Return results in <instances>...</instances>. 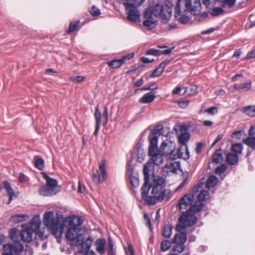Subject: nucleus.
<instances>
[{
  "instance_id": "44",
  "label": "nucleus",
  "mask_w": 255,
  "mask_h": 255,
  "mask_svg": "<svg viewBox=\"0 0 255 255\" xmlns=\"http://www.w3.org/2000/svg\"><path fill=\"white\" fill-rule=\"evenodd\" d=\"M171 244L170 242L167 240H164L161 244V250L163 251H167L170 247Z\"/></svg>"
},
{
  "instance_id": "15",
  "label": "nucleus",
  "mask_w": 255,
  "mask_h": 255,
  "mask_svg": "<svg viewBox=\"0 0 255 255\" xmlns=\"http://www.w3.org/2000/svg\"><path fill=\"white\" fill-rule=\"evenodd\" d=\"M179 166L178 162L175 161V160H170L169 162L165 164L164 167L163 168V172L167 174L170 173H175Z\"/></svg>"
},
{
  "instance_id": "13",
  "label": "nucleus",
  "mask_w": 255,
  "mask_h": 255,
  "mask_svg": "<svg viewBox=\"0 0 255 255\" xmlns=\"http://www.w3.org/2000/svg\"><path fill=\"white\" fill-rule=\"evenodd\" d=\"M93 243V239L89 237L87 238H85V235L83 236L82 240L80 241L77 245H74L75 247H77V251L79 253H83L90 251V249Z\"/></svg>"
},
{
  "instance_id": "63",
  "label": "nucleus",
  "mask_w": 255,
  "mask_h": 255,
  "mask_svg": "<svg viewBox=\"0 0 255 255\" xmlns=\"http://www.w3.org/2000/svg\"><path fill=\"white\" fill-rule=\"evenodd\" d=\"M249 133L250 135H255V124L251 126Z\"/></svg>"
},
{
  "instance_id": "17",
  "label": "nucleus",
  "mask_w": 255,
  "mask_h": 255,
  "mask_svg": "<svg viewBox=\"0 0 255 255\" xmlns=\"http://www.w3.org/2000/svg\"><path fill=\"white\" fill-rule=\"evenodd\" d=\"M252 85V81L250 80L243 83L235 84L232 87V92L249 91L251 89Z\"/></svg>"
},
{
  "instance_id": "20",
  "label": "nucleus",
  "mask_w": 255,
  "mask_h": 255,
  "mask_svg": "<svg viewBox=\"0 0 255 255\" xmlns=\"http://www.w3.org/2000/svg\"><path fill=\"white\" fill-rule=\"evenodd\" d=\"M3 186L9 196L8 204H9L13 198L17 197V195L14 193L10 183L7 181H4L3 182Z\"/></svg>"
},
{
  "instance_id": "18",
  "label": "nucleus",
  "mask_w": 255,
  "mask_h": 255,
  "mask_svg": "<svg viewBox=\"0 0 255 255\" xmlns=\"http://www.w3.org/2000/svg\"><path fill=\"white\" fill-rule=\"evenodd\" d=\"M39 194L44 196H49L55 195L58 191L56 190L54 188H52L47 184L45 186H42L39 189Z\"/></svg>"
},
{
  "instance_id": "34",
  "label": "nucleus",
  "mask_w": 255,
  "mask_h": 255,
  "mask_svg": "<svg viewBox=\"0 0 255 255\" xmlns=\"http://www.w3.org/2000/svg\"><path fill=\"white\" fill-rule=\"evenodd\" d=\"M172 234V227L169 225H165L162 231V235L166 238H169Z\"/></svg>"
},
{
  "instance_id": "59",
  "label": "nucleus",
  "mask_w": 255,
  "mask_h": 255,
  "mask_svg": "<svg viewBox=\"0 0 255 255\" xmlns=\"http://www.w3.org/2000/svg\"><path fill=\"white\" fill-rule=\"evenodd\" d=\"M203 145H204V144L201 142H199L197 143L196 148H195L196 152L197 154H199L201 152V149H202Z\"/></svg>"
},
{
  "instance_id": "26",
  "label": "nucleus",
  "mask_w": 255,
  "mask_h": 255,
  "mask_svg": "<svg viewBox=\"0 0 255 255\" xmlns=\"http://www.w3.org/2000/svg\"><path fill=\"white\" fill-rule=\"evenodd\" d=\"M155 98V96L154 94L151 93H148L144 94L141 98H140L139 102L142 104L150 103L153 101Z\"/></svg>"
},
{
  "instance_id": "32",
  "label": "nucleus",
  "mask_w": 255,
  "mask_h": 255,
  "mask_svg": "<svg viewBox=\"0 0 255 255\" xmlns=\"http://www.w3.org/2000/svg\"><path fill=\"white\" fill-rule=\"evenodd\" d=\"M221 149L217 150L212 157V161L215 163H218L223 160Z\"/></svg>"
},
{
  "instance_id": "35",
  "label": "nucleus",
  "mask_w": 255,
  "mask_h": 255,
  "mask_svg": "<svg viewBox=\"0 0 255 255\" xmlns=\"http://www.w3.org/2000/svg\"><path fill=\"white\" fill-rule=\"evenodd\" d=\"M107 64L113 68H117L120 67L123 64L122 59H116L112 61H109L107 62Z\"/></svg>"
},
{
  "instance_id": "3",
  "label": "nucleus",
  "mask_w": 255,
  "mask_h": 255,
  "mask_svg": "<svg viewBox=\"0 0 255 255\" xmlns=\"http://www.w3.org/2000/svg\"><path fill=\"white\" fill-rule=\"evenodd\" d=\"M149 145L148 148V155L149 157L148 162L144 165L143 173L146 178L149 177L154 170V166H160L163 164L166 159L165 156L157 147L158 137L156 135L150 138Z\"/></svg>"
},
{
  "instance_id": "11",
  "label": "nucleus",
  "mask_w": 255,
  "mask_h": 255,
  "mask_svg": "<svg viewBox=\"0 0 255 255\" xmlns=\"http://www.w3.org/2000/svg\"><path fill=\"white\" fill-rule=\"evenodd\" d=\"M178 138L179 142L182 145L180 148H181V150L184 152H183V159H188L189 158V152L186 143L190 138L189 133L188 132L184 131L178 135Z\"/></svg>"
},
{
  "instance_id": "39",
  "label": "nucleus",
  "mask_w": 255,
  "mask_h": 255,
  "mask_svg": "<svg viewBox=\"0 0 255 255\" xmlns=\"http://www.w3.org/2000/svg\"><path fill=\"white\" fill-rule=\"evenodd\" d=\"M197 87L195 85H190L185 88L184 93L189 95H193L196 93Z\"/></svg>"
},
{
  "instance_id": "1",
  "label": "nucleus",
  "mask_w": 255,
  "mask_h": 255,
  "mask_svg": "<svg viewBox=\"0 0 255 255\" xmlns=\"http://www.w3.org/2000/svg\"><path fill=\"white\" fill-rule=\"evenodd\" d=\"M144 177L145 181L141 189L142 199L148 205H154L158 200L167 199L170 192L165 189V181L162 177L153 175L149 183Z\"/></svg>"
},
{
  "instance_id": "29",
  "label": "nucleus",
  "mask_w": 255,
  "mask_h": 255,
  "mask_svg": "<svg viewBox=\"0 0 255 255\" xmlns=\"http://www.w3.org/2000/svg\"><path fill=\"white\" fill-rule=\"evenodd\" d=\"M198 202H196L194 205L201 204V202L206 201L210 198V195L207 191L204 190L199 193L198 195ZM203 205V204L202 203Z\"/></svg>"
},
{
  "instance_id": "46",
  "label": "nucleus",
  "mask_w": 255,
  "mask_h": 255,
  "mask_svg": "<svg viewBox=\"0 0 255 255\" xmlns=\"http://www.w3.org/2000/svg\"><path fill=\"white\" fill-rule=\"evenodd\" d=\"M223 12V9L221 7H215L211 10V14L213 16H217Z\"/></svg>"
},
{
  "instance_id": "38",
  "label": "nucleus",
  "mask_w": 255,
  "mask_h": 255,
  "mask_svg": "<svg viewBox=\"0 0 255 255\" xmlns=\"http://www.w3.org/2000/svg\"><path fill=\"white\" fill-rule=\"evenodd\" d=\"M231 150L236 154H240L243 150V145L241 143H235L232 145Z\"/></svg>"
},
{
  "instance_id": "6",
  "label": "nucleus",
  "mask_w": 255,
  "mask_h": 255,
  "mask_svg": "<svg viewBox=\"0 0 255 255\" xmlns=\"http://www.w3.org/2000/svg\"><path fill=\"white\" fill-rule=\"evenodd\" d=\"M64 220L62 216L58 215L57 213L55 216L54 211H50L44 214L43 222L54 236L60 238L63 232Z\"/></svg>"
},
{
  "instance_id": "60",
  "label": "nucleus",
  "mask_w": 255,
  "mask_h": 255,
  "mask_svg": "<svg viewBox=\"0 0 255 255\" xmlns=\"http://www.w3.org/2000/svg\"><path fill=\"white\" fill-rule=\"evenodd\" d=\"M187 183V179L185 178L184 180L181 182V183L175 189L176 191H180L182 188H183Z\"/></svg>"
},
{
  "instance_id": "33",
  "label": "nucleus",
  "mask_w": 255,
  "mask_h": 255,
  "mask_svg": "<svg viewBox=\"0 0 255 255\" xmlns=\"http://www.w3.org/2000/svg\"><path fill=\"white\" fill-rule=\"evenodd\" d=\"M165 65V63L163 62L161 63L158 67L153 71L150 77H158L160 76L163 72Z\"/></svg>"
},
{
  "instance_id": "4",
  "label": "nucleus",
  "mask_w": 255,
  "mask_h": 255,
  "mask_svg": "<svg viewBox=\"0 0 255 255\" xmlns=\"http://www.w3.org/2000/svg\"><path fill=\"white\" fill-rule=\"evenodd\" d=\"M82 220L80 217H67L64 220V228H66V238L72 246L77 245L85 235V230L80 227Z\"/></svg>"
},
{
  "instance_id": "36",
  "label": "nucleus",
  "mask_w": 255,
  "mask_h": 255,
  "mask_svg": "<svg viewBox=\"0 0 255 255\" xmlns=\"http://www.w3.org/2000/svg\"><path fill=\"white\" fill-rule=\"evenodd\" d=\"M250 135L245 140L244 143L253 148H255V137Z\"/></svg>"
},
{
  "instance_id": "48",
  "label": "nucleus",
  "mask_w": 255,
  "mask_h": 255,
  "mask_svg": "<svg viewBox=\"0 0 255 255\" xmlns=\"http://www.w3.org/2000/svg\"><path fill=\"white\" fill-rule=\"evenodd\" d=\"M79 21H76L74 23L71 22L70 24L69 29L67 32V34H69L76 30V28L79 25Z\"/></svg>"
},
{
  "instance_id": "31",
  "label": "nucleus",
  "mask_w": 255,
  "mask_h": 255,
  "mask_svg": "<svg viewBox=\"0 0 255 255\" xmlns=\"http://www.w3.org/2000/svg\"><path fill=\"white\" fill-rule=\"evenodd\" d=\"M218 182V178L214 175L210 176L206 181V186L209 189L215 186Z\"/></svg>"
},
{
  "instance_id": "47",
  "label": "nucleus",
  "mask_w": 255,
  "mask_h": 255,
  "mask_svg": "<svg viewBox=\"0 0 255 255\" xmlns=\"http://www.w3.org/2000/svg\"><path fill=\"white\" fill-rule=\"evenodd\" d=\"M176 246L174 247L173 251L179 253L182 252L185 249V246L182 244H175Z\"/></svg>"
},
{
  "instance_id": "45",
  "label": "nucleus",
  "mask_w": 255,
  "mask_h": 255,
  "mask_svg": "<svg viewBox=\"0 0 255 255\" xmlns=\"http://www.w3.org/2000/svg\"><path fill=\"white\" fill-rule=\"evenodd\" d=\"M70 80L75 83H78L85 80V77L84 76H74L70 78Z\"/></svg>"
},
{
  "instance_id": "28",
  "label": "nucleus",
  "mask_w": 255,
  "mask_h": 255,
  "mask_svg": "<svg viewBox=\"0 0 255 255\" xmlns=\"http://www.w3.org/2000/svg\"><path fill=\"white\" fill-rule=\"evenodd\" d=\"M27 218L28 216L26 214H16L11 217L10 220L14 223H18L25 221Z\"/></svg>"
},
{
  "instance_id": "52",
  "label": "nucleus",
  "mask_w": 255,
  "mask_h": 255,
  "mask_svg": "<svg viewBox=\"0 0 255 255\" xmlns=\"http://www.w3.org/2000/svg\"><path fill=\"white\" fill-rule=\"evenodd\" d=\"M90 12L93 16H98L100 14V10L94 5L91 7Z\"/></svg>"
},
{
  "instance_id": "54",
  "label": "nucleus",
  "mask_w": 255,
  "mask_h": 255,
  "mask_svg": "<svg viewBox=\"0 0 255 255\" xmlns=\"http://www.w3.org/2000/svg\"><path fill=\"white\" fill-rule=\"evenodd\" d=\"M226 169V166L223 164L216 168L215 172L217 174H221L224 172Z\"/></svg>"
},
{
  "instance_id": "21",
  "label": "nucleus",
  "mask_w": 255,
  "mask_h": 255,
  "mask_svg": "<svg viewBox=\"0 0 255 255\" xmlns=\"http://www.w3.org/2000/svg\"><path fill=\"white\" fill-rule=\"evenodd\" d=\"M43 178L46 180V184L48 186H49L52 188H55L56 190L60 191V188L57 185V181L53 178L49 177L45 173H42Z\"/></svg>"
},
{
  "instance_id": "5",
  "label": "nucleus",
  "mask_w": 255,
  "mask_h": 255,
  "mask_svg": "<svg viewBox=\"0 0 255 255\" xmlns=\"http://www.w3.org/2000/svg\"><path fill=\"white\" fill-rule=\"evenodd\" d=\"M41 220L40 216L38 215L34 216L29 225L22 226V231L20 233L21 240L25 242H30L32 240L33 235H35L41 239L47 238L44 235V229L41 228Z\"/></svg>"
},
{
  "instance_id": "53",
  "label": "nucleus",
  "mask_w": 255,
  "mask_h": 255,
  "mask_svg": "<svg viewBox=\"0 0 255 255\" xmlns=\"http://www.w3.org/2000/svg\"><path fill=\"white\" fill-rule=\"evenodd\" d=\"M95 117L96 119V124H100L101 122V114L99 111L98 108L96 107L95 109Z\"/></svg>"
},
{
  "instance_id": "16",
  "label": "nucleus",
  "mask_w": 255,
  "mask_h": 255,
  "mask_svg": "<svg viewBox=\"0 0 255 255\" xmlns=\"http://www.w3.org/2000/svg\"><path fill=\"white\" fill-rule=\"evenodd\" d=\"M194 200V196L191 194H186L182 198L179 202V206L180 209H185V207L187 206H189L190 207L192 206L191 204Z\"/></svg>"
},
{
  "instance_id": "27",
  "label": "nucleus",
  "mask_w": 255,
  "mask_h": 255,
  "mask_svg": "<svg viewBox=\"0 0 255 255\" xmlns=\"http://www.w3.org/2000/svg\"><path fill=\"white\" fill-rule=\"evenodd\" d=\"M239 158L237 154L229 153L227 154L226 161L230 165H234L238 161Z\"/></svg>"
},
{
  "instance_id": "10",
  "label": "nucleus",
  "mask_w": 255,
  "mask_h": 255,
  "mask_svg": "<svg viewBox=\"0 0 255 255\" xmlns=\"http://www.w3.org/2000/svg\"><path fill=\"white\" fill-rule=\"evenodd\" d=\"M126 11L127 19L131 22L138 23L140 22V14L137 7L131 5H124Z\"/></svg>"
},
{
  "instance_id": "14",
  "label": "nucleus",
  "mask_w": 255,
  "mask_h": 255,
  "mask_svg": "<svg viewBox=\"0 0 255 255\" xmlns=\"http://www.w3.org/2000/svg\"><path fill=\"white\" fill-rule=\"evenodd\" d=\"M3 253L2 255H18L23 250V246L20 243H17L15 246L10 245H4L3 247Z\"/></svg>"
},
{
  "instance_id": "61",
  "label": "nucleus",
  "mask_w": 255,
  "mask_h": 255,
  "mask_svg": "<svg viewBox=\"0 0 255 255\" xmlns=\"http://www.w3.org/2000/svg\"><path fill=\"white\" fill-rule=\"evenodd\" d=\"M130 183L133 186H136L138 185V181L135 177H131L130 178Z\"/></svg>"
},
{
  "instance_id": "42",
  "label": "nucleus",
  "mask_w": 255,
  "mask_h": 255,
  "mask_svg": "<svg viewBox=\"0 0 255 255\" xmlns=\"http://www.w3.org/2000/svg\"><path fill=\"white\" fill-rule=\"evenodd\" d=\"M108 252L109 255H115V252L114 251V246L113 242L111 238L108 240Z\"/></svg>"
},
{
  "instance_id": "56",
  "label": "nucleus",
  "mask_w": 255,
  "mask_h": 255,
  "mask_svg": "<svg viewBox=\"0 0 255 255\" xmlns=\"http://www.w3.org/2000/svg\"><path fill=\"white\" fill-rule=\"evenodd\" d=\"M78 192L79 193H86V188L85 186L82 184L80 182H78V185L77 187Z\"/></svg>"
},
{
  "instance_id": "50",
  "label": "nucleus",
  "mask_w": 255,
  "mask_h": 255,
  "mask_svg": "<svg viewBox=\"0 0 255 255\" xmlns=\"http://www.w3.org/2000/svg\"><path fill=\"white\" fill-rule=\"evenodd\" d=\"M146 53L148 55H159L161 54V50L151 49L147 50Z\"/></svg>"
},
{
  "instance_id": "58",
  "label": "nucleus",
  "mask_w": 255,
  "mask_h": 255,
  "mask_svg": "<svg viewBox=\"0 0 255 255\" xmlns=\"http://www.w3.org/2000/svg\"><path fill=\"white\" fill-rule=\"evenodd\" d=\"M133 56H134L133 53H130L127 54V55H125V56H124L122 58H121L122 61L124 63L126 60L130 59L131 58H132L133 57Z\"/></svg>"
},
{
  "instance_id": "8",
  "label": "nucleus",
  "mask_w": 255,
  "mask_h": 255,
  "mask_svg": "<svg viewBox=\"0 0 255 255\" xmlns=\"http://www.w3.org/2000/svg\"><path fill=\"white\" fill-rule=\"evenodd\" d=\"M159 150L166 157V160H175L177 158H183L184 153L181 151V148H179L176 151L175 143L169 140L163 141Z\"/></svg>"
},
{
  "instance_id": "55",
  "label": "nucleus",
  "mask_w": 255,
  "mask_h": 255,
  "mask_svg": "<svg viewBox=\"0 0 255 255\" xmlns=\"http://www.w3.org/2000/svg\"><path fill=\"white\" fill-rule=\"evenodd\" d=\"M127 255H134V251L132 245L128 244L127 248L125 249Z\"/></svg>"
},
{
  "instance_id": "57",
  "label": "nucleus",
  "mask_w": 255,
  "mask_h": 255,
  "mask_svg": "<svg viewBox=\"0 0 255 255\" xmlns=\"http://www.w3.org/2000/svg\"><path fill=\"white\" fill-rule=\"evenodd\" d=\"M177 103H178L179 106L181 108L184 109L188 106L189 103V100H184V101H179Z\"/></svg>"
},
{
  "instance_id": "43",
  "label": "nucleus",
  "mask_w": 255,
  "mask_h": 255,
  "mask_svg": "<svg viewBox=\"0 0 255 255\" xmlns=\"http://www.w3.org/2000/svg\"><path fill=\"white\" fill-rule=\"evenodd\" d=\"M236 0H222L221 1L224 7L228 6L229 8L234 5Z\"/></svg>"
},
{
  "instance_id": "2",
  "label": "nucleus",
  "mask_w": 255,
  "mask_h": 255,
  "mask_svg": "<svg viewBox=\"0 0 255 255\" xmlns=\"http://www.w3.org/2000/svg\"><path fill=\"white\" fill-rule=\"evenodd\" d=\"M172 8V4L169 1L163 5L156 4L149 6L144 13L143 25L149 29L153 28L157 24V17L158 16H160L164 23H167L171 16Z\"/></svg>"
},
{
  "instance_id": "41",
  "label": "nucleus",
  "mask_w": 255,
  "mask_h": 255,
  "mask_svg": "<svg viewBox=\"0 0 255 255\" xmlns=\"http://www.w3.org/2000/svg\"><path fill=\"white\" fill-rule=\"evenodd\" d=\"M164 127L162 125H159L156 126L154 129V132L156 134L166 135L164 132Z\"/></svg>"
},
{
  "instance_id": "64",
  "label": "nucleus",
  "mask_w": 255,
  "mask_h": 255,
  "mask_svg": "<svg viewBox=\"0 0 255 255\" xmlns=\"http://www.w3.org/2000/svg\"><path fill=\"white\" fill-rule=\"evenodd\" d=\"M250 20L251 23V26L255 25V15H251L250 16Z\"/></svg>"
},
{
  "instance_id": "22",
  "label": "nucleus",
  "mask_w": 255,
  "mask_h": 255,
  "mask_svg": "<svg viewBox=\"0 0 255 255\" xmlns=\"http://www.w3.org/2000/svg\"><path fill=\"white\" fill-rule=\"evenodd\" d=\"M105 245L106 241L102 239H97L95 243L96 250L101 255L105 253Z\"/></svg>"
},
{
  "instance_id": "12",
  "label": "nucleus",
  "mask_w": 255,
  "mask_h": 255,
  "mask_svg": "<svg viewBox=\"0 0 255 255\" xmlns=\"http://www.w3.org/2000/svg\"><path fill=\"white\" fill-rule=\"evenodd\" d=\"M97 174L96 175L95 173H93L92 177V180L96 183H101L106 180L107 175L104 161L99 164V169L97 170Z\"/></svg>"
},
{
  "instance_id": "37",
  "label": "nucleus",
  "mask_w": 255,
  "mask_h": 255,
  "mask_svg": "<svg viewBox=\"0 0 255 255\" xmlns=\"http://www.w3.org/2000/svg\"><path fill=\"white\" fill-rule=\"evenodd\" d=\"M35 165L39 170H42L44 167V161L41 158L37 156L34 157Z\"/></svg>"
},
{
  "instance_id": "19",
  "label": "nucleus",
  "mask_w": 255,
  "mask_h": 255,
  "mask_svg": "<svg viewBox=\"0 0 255 255\" xmlns=\"http://www.w3.org/2000/svg\"><path fill=\"white\" fill-rule=\"evenodd\" d=\"M190 6V12L194 14L199 13L201 9L200 0H188Z\"/></svg>"
},
{
  "instance_id": "9",
  "label": "nucleus",
  "mask_w": 255,
  "mask_h": 255,
  "mask_svg": "<svg viewBox=\"0 0 255 255\" xmlns=\"http://www.w3.org/2000/svg\"><path fill=\"white\" fill-rule=\"evenodd\" d=\"M187 11H190V6L188 0H178L175 8V17L180 22L185 23L189 18L186 15Z\"/></svg>"
},
{
  "instance_id": "62",
  "label": "nucleus",
  "mask_w": 255,
  "mask_h": 255,
  "mask_svg": "<svg viewBox=\"0 0 255 255\" xmlns=\"http://www.w3.org/2000/svg\"><path fill=\"white\" fill-rule=\"evenodd\" d=\"M243 76L244 75L242 74H237L232 78V81L234 82L238 81L240 77H243Z\"/></svg>"
},
{
  "instance_id": "51",
  "label": "nucleus",
  "mask_w": 255,
  "mask_h": 255,
  "mask_svg": "<svg viewBox=\"0 0 255 255\" xmlns=\"http://www.w3.org/2000/svg\"><path fill=\"white\" fill-rule=\"evenodd\" d=\"M204 112L207 113L211 115H214L218 112L217 108L216 107H212L204 111Z\"/></svg>"
},
{
  "instance_id": "40",
  "label": "nucleus",
  "mask_w": 255,
  "mask_h": 255,
  "mask_svg": "<svg viewBox=\"0 0 255 255\" xmlns=\"http://www.w3.org/2000/svg\"><path fill=\"white\" fill-rule=\"evenodd\" d=\"M244 135V132L242 131H235L232 133V137L236 139H241Z\"/></svg>"
},
{
  "instance_id": "25",
  "label": "nucleus",
  "mask_w": 255,
  "mask_h": 255,
  "mask_svg": "<svg viewBox=\"0 0 255 255\" xmlns=\"http://www.w3.org/2000/svg\"><path fill=\"white\" fill-rule=\"evenodd\" d=\"M19 235H20V233H19V231L16 229H12L10 230L9 237L10 239L14 242L13 244H10V245H11L13 247H14L15 246L16 243H19L23 246V245L20 242L17 241L18 240V237ZM7 245H10V244H7Z\"/></svg>"
},
{
  "instance_id": "24",
  "label": "nucleus",
  "mask_w": 255,
  "mask_h": 255,
  "mask_svg": "<svg viewBox=\"0 0 255 255\" xmlns=\"http://www.w3.org/2000/svg\"><path fill=\"white\" fill-rule=\"evenodd\" d=\"M124 5H131L138 7L141 5L145 0H120Z\"/></svg>"
},
{
  "instance_id": "30",
  "label": "nucleus",
  "mask_w": 255,
  "mask_h": 255,
  "mask_svg": "<svg viewBox=\"0 0 255 255\" xmlns=\"http://www.w3.org/2000/svg\"><path fill=\"white\" fill-rule=\"evenodd\" d=\"M242 111L246 115L250 117H255V106H250L244 107Z\"/></svg>"
},
{
  "instance_id": "49",
  "label": "nucleus",
  "mask_w": 255,
  "mask_h": 255,
  "mask_svg": "<svg viewBox=\"0 0 255 255\" xmlns=\"http://www.w3.org/2000/svg\"><path fill=\"white\" fill-rule=\"evenodd\" d=\"M102 116L103 118V124L104 125H106L108 122V109L107 106H105L104 107V110Z\"/></svg>"
},
{
  "instance_id": "23",
  "label": "nucleus",
  "mask_w": 255,
  "mask_h": 255,
  "mask_svg": "<svg viewBox=\"0 0 255 255\" xmlns=\"http://www.w3.org/2000/svg\"><path fill=\"white\" fill-rule=\"evenodd\" d=\"M187 241L186 231L185 232L180 233L176 234L173 240V244H184Z\"/></svg>"
},
{
  "instance_id": "7",
  "label": "nucleus",
  "mask_w": 255,
  "mask_h": 255,
  "mask_svg": "<svg viewBox=\"0 0 255 255\" xmlns=\"http://www.w3.org/2000/svg\"><path fill=\"white\" fill-rule=\"evenodd\" d=\"M203 208L202 204L193 205L190 207L189 210L183 213L178 219V223L176 225V230L180 233L185 232L186 228L194 225L197 221L195 214L201 211Z\"/></svg>"
}]
</instances>
